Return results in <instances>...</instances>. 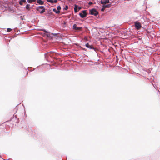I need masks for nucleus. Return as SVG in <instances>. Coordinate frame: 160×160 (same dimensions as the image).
Wrapping results in <instances>:
<instances>
[{"instance_id":"b1692460","label":"nucleus","mask_w":160,"mask_h":160,"mask_svg":"<svg viewBox=\"0 0 160 160\" xmlns=\"http://www.w3.org/2000/svg\"><path fill=\"white\" fill-rule=\"evenodd\" d=\"M43 31L45 32H47L46 30H43Z\"/></svg>"},{"instance_id":"dca6fc26","label":"nucleus","mask_w":160,"mask_h":160,"mask_svg":"<svg viewBox=\"0 0 160 160\" xmlns=\"http://www.w3.org/2000/svg\"><path fill=\"white\" fill-rule=\"evenodd\" d=\"M105 7H104V5H103V6H102V9H101V11H104V10H105Z\"/></svg>"},{"instance_id":"ddd939ff","label":"nucleus","mask_w":160,"mask_h":160,"mask_svg":"<svg viewBox=\"0 0 160 160\" xmlns=\"http://www.w3.org/2000/svg\"><path fill=\"white\" fill-rule=\"evenodd\" d=\"M26 8L27 9H28V10H30V5L29 4H28L26 6Z\"/></svg>"},{"instance_id":"f8f14e48","label":"nucleus","mask_w":160,"mask_h":160,"mask_svg":"<svg viewBox=\"0 0 160 160\" xmlns=\"http://www.w3.org/2000/svg\"><path fill=\"white\" fill-rule=\"evenodd\" d=\"M53 10L57 14H58L60 12V11L57 10L55 8L53 9Z\"/></svg>"},{"instance_id":"f03ea898","label":"nucleus","mask_w":160,"mask_h":160,"mask_svg":"<svg viewBox=\"0 0 160 160\" xmlns=\"http://www.w3.org/2000/svg\"><path fill=\"white\" fill-rule=\"evenodd\" d=\"M98 13V11L95 9H92L89 10V14H90L96 16Z\"/></svg>"},{"instance_id":"f257e3e1","label":"nucleus","mask_w":160,"mask_h":160,"mask_svg":"<svg viewBox=\"0 0 160 160\" xmlns=\"http://www.w3.org/2000/svg\"><path fill=\"white\" fill-rule=\"evenodd\" d=\"M36 9L37 10L40 12V13L42 14L45 12V9L43 6H39L37 7Z\"/></svg>"},{"instance_id":"9d476101","label":"nucleus","mask_w":160,"mask_h":160,"mask_svg":"<svg viewBox=\"0 0 160 160\" xmlns=\"http://www.w3.org/2000/svg\"><path fill=\"white\" fill-rule=\"evenodd\" d=\"M23 2H26V0H21L19 2V3L20 5H23V3H22Z\"/></svg>"},{"instance_id":"6ab92c4d","label":"nucleus","mask_w":160,"mask_h":160,"mask_svg":"<svg viewBox=\"0 0 160 160\" xmlns=\"http://www.w3.org/2000/svg\"><path fill=\"white\" fill-rule=\"evenodd\" d=\"M12 30V29L10 28H8L7 29V32H9L11 31Z\"/></svg>"},{"instance_id":"0eeeda50","label":"nucleus","mask_w":160,"mask_h":160,"mask_svg":"<svg viewBox=\"0 0 160 160\" xmlns=\"http://www.w3.org/2000/svg\"><path fill=\"white\" fill-rule=\"evenodd\" d=\"M85 46L87 48H90L91 49H94V48H93V46L89 45L88 43H87V44H86Z\"/></svg>"},{"instance_id":"1a4fd4ad","label":"nucleus","mask_w":160,"mask_h":160,"mask_svg":"<svg viewBox=\"0 0 160 160\" xmlns=\"http://www.w3.org/2000/svg\"><path fill=\"white\" fill-rule=\"evenodd\" d=\"M37 2L40 5H43L44 3L41 0H38Z\"/></svg>"},{"instance_id":"f3484780","label":"nucleus","mask_w":160,"mask_h":160,"mask_svg":"<svg viewBox=\"0 0 160 160\" xmlns=\"http://www.w3.org/2000/svg\"><path fill=\"white\" fill-rule=\"evenodd\" d=\"M68 9V6L66 5L64 8V9L65 10H67Z\"/></svg>"},{"instance_id":"a211bd4d","label":"nucleus","mask_w":160,"mask_h":160,"mask_svg":"<svg viewBox=\"0 0 160 160\" xmlns=\"http://www.w3.org/2000/svg\"><path fill=\"white\" fill-rule=\"evenodd\" d=\"M61 9V7L60 6H58L57 7V10L58 11H60V10Z\"/></svg>"},{"instance_id":"4468645a","label":"nucleus","mask_w":160,"mask_h":160,"mask_svg":"<svg viewBox=\"0 0 160 160\" xmlns=\"http://www.w3.org/2000/svg\"><path fill=\"white\" fill-rule=\"evenodd\" d=\"M51 1V3H52V4H53L54 3H55L57 2V0H52V1Z\"/></svg>"},{"instance_id":"6e6552de","label":"nucleus","mask_w":160,"mask_h":160,"mask_svg":"<svg viewBox=\"0 0 160 160\" xmlns=\"http://www.w3.org/2000/svg\"><path fill=\"white\" fill-rule=\"evenodd\" d=\"M78 6L77 5H76V4L75 5L74 10V12L75 13L77 12L78 11Z\"/></svg>"},{"instance_id":"2eb2a0df","label":"nucleus","mask_w":160,"mask_h":160,"mask_svg":"<svg viewBox=\"0 0 160 160\" xmlns=\"http://www.w3.org/2000/svg\"><path fill=\"white\" fill-rule=\"evenodd\" d=\"M36 1V0H29V2L30 3H31L32 2H34Z\"/></svg>"},{"instance_id":"4be33fe9","label":"nucleus","mask_w":160,"mask_h":160,"mask_svg":"<svg viewBox=\"0 0 160 160\" xmlns=\"http://www.w3.org/2000/svg\"><path fill=\"white\" fill-rule=\"evenodd\" d=\"M89 5H91V4H92V3L91 2H89Z\"/></svg>"},{"instance_id":"aec40b11","label":"nucleus","mask_w":160,"mask_h":160,"mask_svg":"<svg viewBox=\"0 0 160 160\" xmlns=\"http://www.w3.org/2000/svg\"><path fill=\"white\" fill-rule=\"evenodd\" d=\"M52 0H47V1L48 2H50V3H51V1H52Z\"/></svg>"},{"instance_id":"39448f33","label":"nucleus","mask_w":160,"mask_h":160,"mask_svg":"<svg viewBox=\"0 0 160 160\" xmlns=\"http://www.w3.org/2000/svg\"><path fill=\"white\" fill-rule=\"evenodd\" d=\"M73 29L76 30H80L82 28L81 27H77V25L76 24H74L73 25Z\"/></svg>"},{"instance_id":"9b49d317","label":"nucleus","mask_w":160,"mask_h":160,"mask_svg":"<svg viewBox=\"0 0 160 160\" xmlns=\"http://www.w3.org/2000/svg\"><path fill=\"white\" fill-rule=\"evenodd\" d=\"M104 7H105L106 8H110L111 6V5L110 4L106 5H104Z\"/></svg>"},{"instance_id":"7ed1b4c3","label":"nucleus","mask_w":160,"mask_h":160,"mask_svg":"<svg viewBox=\"0 0 160 160\" xmlns=\"http://www.w3.org/2000/svg\"><path fill=\"white\" fill-rule=\"evenodd\" d=\"M79 15L82 18H84L86 16L87 13L86 10H83L82 11V12L79 14Z\"/></svg>"},{"instance_id":"412c9836","label":"nucleus","mask_w":160,"mask_h":160,"mask_svg":"<svg viewBox=\"0 0 160 160\" xmlns=\"http://www.w3.org/2000/svg\"><path fill=\"white\" fill-rule=\"evenodd\" d=\"M81 7H79L78 8V10H80V9H81Z\"/></svg>"},{"instance_id":"20e7f679","label":"nucleus","mask_w":160,"mask_h":160,"mask_svg":"<svg viewBox=\"0 0 160 160\" xmlns=\"http://www.w3.org/2000/svg\"><path fill=\"white\" fill-rule=\"evenodd\" d=\"M135 26L137 29H139L141 26L140 23L138 22H135Z\"/></svg>"},{"instance_id":"5701e85b","label":"nucleus","mask_w":160,"mask_h":160,"mask_svg":"<svg viewBox=\"0 0 160 160\" xmlns=\"http://www.w3.org/2000/svg\"><path fill=\"white\" fill-rule=\"evenodd\" d=\"M52 53V52H50L49 53H48L49 54V53H50V55L51 53Z\"/></svg>"},{"instance_id":"423d86ee","label":"nucleus","mask_w":160,"mask_h":160,"mask_svg":"<svg viewBox=\"0 0 160 160\" xmlns=\"http://www.w3.org/2000/svg\"><path fill=\"white\" fill-rule=\"evenodd\" d=\"M101 3L102 4H105L109 2V0H101Z\"/></svg>"}]
</instances>
